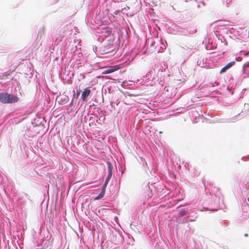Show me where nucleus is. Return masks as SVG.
<instances>
[{"label":"nucleus","mask_w":249,"mask_h":249,"mask_svg":"<svg viewBox=\"0 0 249 249\" xmlns=\"http://www.w3.org/2000/svg\"><path fill=\"white\" fill-rule=\"evenodd\" d=\"M109 181V175L107 176L106 181L104 184L102 190L100 194L94 198V200H98L102 198L105 195V188L107 185V182Z\"/></svg>","instance_id":"obj_2"},{"label":"nucleus","mask_w":249,"mask_h":249,"mask_svg":"<svg viewBox=\"0 0 249 249\" xmlns=\"http://www.w3.org/2000/svg\"><path fill=\"white\" fill-rule=\"evenodd\" d=\"M109 174H110V175L111 174V173H110V172L109 173Z\"/></svg>","instance_id":"obj_10"},{"label":"nucleus","mask_w":249,"mask_h":249,"mask_svg":"<svg viewBox=\"0 0 249 249\" xmlns=\"http://www.w3.org/2000/svg\"><path fill=\"white\" fill-rule=\"evenodd\" d=\"M80 91L77 90L76 92V93L74 94V96H75L76 98H78L80 95Z\"/></svg>","instance_id":"obj_7"},{"label":"nucleus","mask_w":249,"mask_h":249,"mask_svg":"<svg viewBox=\"0 0 249 249\" xmlns=\"http://www.w3.org/2000/svg\"><path fill=\"white\" fill-rule=\"evenodd\" d=\"M18 101V97L6 93H0V102L3 104L15 103Z\"/></svg>","instance_id":"obj_1"},{"label":"nucleus","mask_w":249,"mask_h":249,"mask_svg":"<svg viewBox=\"0 0 249 249\" xmlns=\"http://www.w3.org/2000/svg\"><path fill=\"white\" fill-rule=\"evenodd\" d=\"M105 73H109V69L106 70L105 71Z\"/></svg>","instance_id":"obj_8"},{"label":"nucleus","mask_w":249,"mask_h":249,"mask_svg":"<svg viewBox=\"0 0 249 249\" xmlns=\"http://www.w3.org/2000/svg\"><path fill=\"white\" fill-rule=\"evenodd\" d=\"M179 214L180 216H182L186 214V211L184 209L180 211L179 213Z\"/></svg>","instance_id":"obj_6"},{"label":"nucleus","mask_w":249,"mask_h":249,"mask_svg":"<svg viewBox=\"0 0 249 249\" xmlns=\"http://www.w3.org/2000/svg\"><path fill=\"white\" fill-rule=\"evenodd\" d=\"M245 236H248V234H247V233L245 234Z\"/></svg>","instance_id":"obj_9"},{"label":"nucleus","mask_w":249,"mask_h":249,"mask_svg":"<svg viewBox=\"0 0 249 249\" xmlns=\"http://www.w3.org/2000/svg\"><path fill=\"white\" fill-rule=\"evenodd\" d=\"M120 65H115L110 66V73L116 71H117L120 69Z\"/></svg>","instance_id":"obj_5"},{"label":"nucleus","mask_w":249,"mask_h":249,"mask_svg":"<svg viewBox=\"0 0 249 249\" xmlns=\"http://www.w3.org/2000/svg\"><path fill=\"white\" fill-rule=\"evenodd\" d=\"M91 90L89 88L84 89L81 95V98L83 101H85L87 97L89 95Z\"/></svg>","instance_id":"obj_3"},{"label":"nucleus","mask_w":249,"mask_h":249,"mask_svg":"<svg viewBox=\"0 0 249 249\" xmlns=\"http://www.w3.org/2000/svg\"><path fill=\"white\" fill-rule=\"evenodd\" d=\"M235 64L234 61H232L230 63H229L228 64H227L225 67H224L223 68L221 69L220 70V73H222L223 72H224L226 71L227 70L232 67L234 64Z\"/></svg>","instance_id":"obj_4"}]
</instances>
